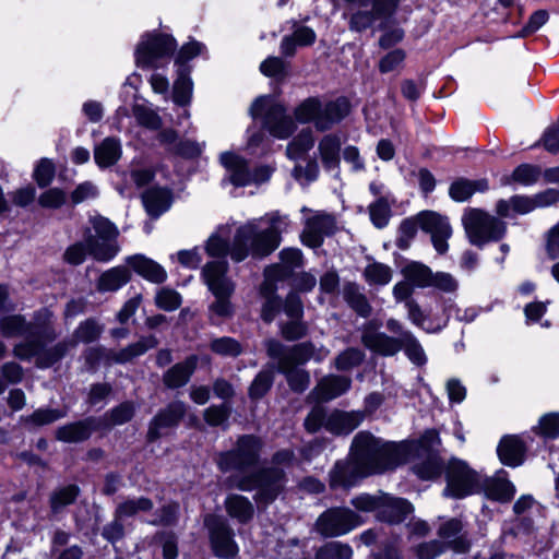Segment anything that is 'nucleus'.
Here are the masks:
<instances>
[{"mask_svg": "<svg viewBox=\"0 0 559 559\" xmlns=\"http://www.w3.org/2000/svg\"><path fill=\"white\" fill-rule=\"evenodd\" d=\"M407 445L386 442L360 431L353 440L350 460L336 462L330 472V486L349 488L358 478L395 468L407 460Z\"/></svg>", "mask_w": 559, "mask_h": 559, "instance_id": "1", "label": "nucleus"}, {"mask_svg": "<svg viewBox=\"0 0 559 559\" xmlns=\"http://www.w3.org/2000/svg\"><path fill=\"white\" fill-rule=\"evenodd\" d=\"M267 355L277 360V369L287 380L289 388L295 392H304L310 384V374L299 365L310 359L318 362L324 360L330 350L323 346L316 348L310 342H304L286 348L276 340H269L265 343Z\"/></svg>", "mask_w": 559, "mask_h": 559, "instance_id": "2", "label": "nucleus"}, {"mask_svg": "<svg viewBox=\"0 0 559 559\" xmlns=\"http://www.w3.org/2000/svg\"><path fill=\"white\" fill-rule=\"evenodd\" d=\"M269 227L260 229L255 223H249L237 229L230 249V258L235 262L243 261L249 252L257 257H265L273 252L281 242V234L289 225L288 217L280 213L267 215Z\"/></svg>", "mask_w": 559, "mask_h": 559, "instance_id": "3", "label": "nucleus"}, {"mask_svg": "<svg viewBox=\"0 0 559 559\" xmlns=\"http://www.w3.org/2000/svg\"><path fill=\"white\" fill-rule=\"evenodd\" d=\"M401 0H362L350 7L344 17L348 19L352 32L361 33L368 28L384 29L394 15Z\"/></svg>", "mask_w": 559, "mask_h": 559, "instance_id": "4", "label": "nucleus"}, {"mask_svg": "<svg viewBox=\"0 0 559 559\" xmlns=\"http://www.w3.org/2000/svg\"><path fill=\"white\" fill-rule=\"evenodd\" d=\"M462 224L469 242L480 248L488 242L499 241L507 233L503 221L475 207L464 210Z\"/></svg>", "mask_w": 559, "mask_h": 559, "instance_id": "5", "label": "nucleus"}, {"mask_svg": "<svg viewBox=\"0 0 559 559\" xmlns=\"http://www.w3.org/2000/svg\"><path fill=\"white\" fill-rule=\"evenodd\" d=\"M52 312L46 308L36 311L33 321L28 322L32 325L29 331L31 338L14 346V356L22 360H29L36 357V365L38 366L39 354L48 349L44 348V342L53 341L58 336L52 326Z\"/></svg>", "mask_w": 559, "mask_h": 559, "instance_id": "6", "label": "nucleus"}, {"mask_svg": "<svg viewBox=\"0 0 559 559\" xmlns=\"http://www.w3.org/2000/svg\"><path fill=\"white\" fill-rule=\"evenodd\" d=\"M91 223L95 234L90 229L84 233L88 254L98 262H109L120 251L119 230L114 223L103 216L92 218Z\"/></svg>", "mask_w": 559, "mask_h": 559, "instance_id": "7", "label": "nucleus"}, {"mask_svg": "<svg viewBox=\"0 0 559 559\" xmlns=\"http://www.w3.org/2000/svg\"><path fill=\"white\" fill-rule=\"evenodd\" d=\"M250 114L254 119H261L263 127L275 138L287 139L296 130V124L286 115L284 106L269 96L257 98Z\"/></svg>", "mask_w": 559, "mask_h": 559, "instance_id": "8", "label": "nucleus"}, {"mask_svg": "<svg viewBox=\"0 0 559 559\" xmlns=\"http://www.w3.org/2000/svg\"><path fill=\"white\" fill-rule=\"evenodd\" d=\"M174 37L157 33H146L135 49V62L143 69H157L167 62L176 50Z\"/></svg>", "mask_w": 559, "mask_h": 559, "instance_id": "9", "label": "nucleus"}, {"mask_svg": "<svg viewBox=\"0 0 559 559\" xmlns=\"http://www.w3.org/2000/svg\"><path fill=\"white\" fill-rule=\"evenodd\" d=\"M233 485L243 491L257 489V501L269 503L280 493L284 484V473L280 467H271L248 476H235Z\"/></svg>", "mask_w": 559, "mask_h": 559, "instance_id": "10", "label": "nucleus"}, {"mask_svg": "<svg viewBox=\"0 0 559 559\" xmlns=\"http://www.w3.org/2000/svg\"><path fill=\"white\" fill-rule=\"evenodd\" d=\"M102 332L103 326L93 319H88L80 323L71 338L63 340L62 342L57 343L55 346L49 347L47 350L39 354L38 367L48 368L52 366L62 359L80 342L92 343L100 336Z\"/></svg>", "mask_w": 559, "mask_h": 559, "instance_id": "11", "label": "nucleus"}, {"mask_svg": "<svg viewBox=\"0 0 559 559\" xmlns=\"http://www.w3.org/2000/svg\"><path fill=\"white\" fill-rule=\"evenodd\" d=\"M262 443L253 436H242L236 447L218 459V466L223 472L230 469L243 471L257 464Z\"/></svg>", "mask_w": 559, "mask_h": 559, "instance_id": "12", "label": "nucleus"}, {"mask_svg": "<svg viewBox=\"0 0 559 559\" xmlns=\"http://www.w3.org/2000/svg\"><path fill=\"white\" fill-rule=\"evenodd\" d=\"M480 489L479 476L464 462L453 460L447 469V487L444 495L461 499Z\"/></svg>", "mask_w": 559, "mask_h": 559, "instance_id": "13", "label": "nucleus"}, {"mask_svg": "<svg viewBox=\"0 0 559 559\" xmlns=\"http://www.w3.org/2000/svg\"><path fill=\"white\" fill-rule=\"evenodd\" d=\"M361 524L360 516L347 508H331L317 520V531L325 537L347 534Z\"/></svg>", "mask_w": 559, "mask_h": 559, "instance_id": "14", "label": "nucleus"}, {"mask_svg": "<svg viewBox=\"0 0 559 559\" xmlns=\"http://www.w3.org/2000/svg\"><path fill=\"white\" fill-rule=\"evenodd\" d=\"M204 523L209 528L210 539L215 555L227 559L236 557L239 549L234 540V532L228 524L223 519L215 515H207Z\"/></svg>", "mask_w": 559, "mask_h": 559, "instance_id": "15", "label": "nucleus"}, {"mask_svg": "<svg viewBox=\"0 0 559 559\" xmlns=\"http://www.w3.org/2000/svg\"><path fill=\"white\" fill-rule=\"evenodd\" d=\"M417 219L421 229L431 235L435 249L440 254L445 253L448 250V239L452 235L449 221L435 212H421L417 215Z\"/></svg>", "mask_w": 559, "mask_h": 559, "instance_id": "16", "label": "nucleus"}, {"mask_svg": "<svg viewBox=\"0 0 559 559\" xmlns=\"http://www.w3.org/2000/svg\"><path fill=\"white\" fill-rule=\"evenodd\" d=\"M228 262L217 260L207 262L202 269V277L209 290L213 295H233L235 292L234 281L227 276Z\"/></svg>", "mask_w": 559, "mask_h": 559, "instance_id": "17", "label": "nucleus"}, {"mask_svg": "<svg viewBox=\"0 0 559 559\" xmlns=\"http://www.w3.org/2000/svg\"><path fill=\"white\" fill-rule=\"evenodd\" d=\"M336 229L335 218L323 212H317L308 217L301 234L302 242L311 248L322 245L324 237L331 236Z\"/></svg>", "mask_w": 559, "mask_h": 559, "instance_id": "18", "label": "nucleus"}, {"mask_svg": "<svg viewBox=\"0 0 559 559\" xmlns=\"http://www.w3.org/2000/svg\"><path fill=\"white\" fill-rule=\"evenodd\" d=\"M187 406L181 401H174L164 409H160L152 419L147 431V439L155 441L160 438L166 429L176 427L183 418Z\"/></svg>", "mask_w": 559, "mask_h": 559, "instance_id": "19", "label": "nucleus"}, {"mask_svg": "<svg viewBox=\"0 0 559 559\" xmlns=\"http://www.w3.org/2000/svg\"><path fill=\"white\" fill-rule=\"evenodd\" d=\"M361 342L368 349L382 356H394L401 350V335L389 336L380 332L372 322L364 326Z\"/></svg>", "mask_w": 559, "mask_h": 559, "instance_id": "20", "label": "nucleus"}, {"mask_svg": "<svg viewBox=\"0 0 559 559\" xmlns=\"http://www.w3.org/2000/svg\"><path fill=\"white\" fill-rule=\"evenodd\" d=\"M385 326L389 332L401 335V350L405 352L411 361L419 366L426 362L427 358L424 348L415 335L404 328L402 322L391 318L386 321Z\"/></svg>", "mask_w": 559, "mask_h": 559, "instance_id": "21", "label": "nucleus"}, {"mask_svg": "<svg viewBox=\"0 0 559 559\" xmlns=\"http://www.w3.org/2000/svg\"><path fill=\"white\" fill-rule=\"evenodd\" d=\"M316 119V129L320 132L332 129L349 114V104L345 98H337L332 102L321 103Z\"/></svg>", "mask_w": 559, "mask_h": 559, "instance_id": "22", "label": "nucleus"}, {"mask_svg": "<svg viewBox=\"0 0 559 559\" xmlns=\"http://www.w3.org/2000/svg\"><path fill=\"white\" fill-rule=\"evenodd\" d=\"M281 262L265 269L264 277L275 282L288 278L295 269L302 264L301 251L295 248H287L280 253Z\"/></svg>", "mask_w": 559, "mask_h": 559, "instance_id": "23", "label": "nucleus"}, {"mask_svg": "<svg viewBox=\"0 0 559 559\" xmlns=\"http://www.w3.org/2000/svg\"><path fill=\"white\" fill-rule=\"evenodd\" d=\"M342 144V139L336 133H328L319 140L318 156L325 170L332 171L340 167Z\"/></svg>", "mask_w": 559, "mask_h": 559, "instance_id": "24", "label": "nucleus"}, {"mask_svg": "<svg viewBox=\"0 0 559 559\" xmlns=\"http://www.w3.org/2000/svg\"><path fill=\"white\" fill-rule=\"evenodd\" d=\"M350 384L348 377L330 374L318 382L311 394L318 401L328 402L347 392Z\"/></svg>", "mask_w": 559, "mask_h": 559, "instance_id": "25", "label": "nucleus"}, {"mask_svg": "<svg viewBox=\"0 0 559 559\" xmlns=\"http://www.w3.org/2000/svg\"><path fill=\"white\" fill-rule=\"evenodd\" d=\"M413 512L412 504L402 498L388 495L380 497L378 518L389 523H400Z\"/></svg>", "mask_w": 559, "mask_h": 559, "instance_id": "26", "label": "nucleus"}, {"mask_svg": "<svg viewBox=\"0 0 559 559\" xmlns=\"http://www.w3.org/2000/svg\"><path fill=\"white\" fill-rule=\"evenodd\" d=\"M317 39L316 32L308 26L299 25L294 22V32L282 38L280 50L285 57H293L296 53L297 47H307L314 44Z\"/></svg>", "mask_w": 559, "mask_h": 559, "instance_id": "27", "label": "nucleus"}, {"mask_svg": "<svg viewBox=\"0 0 559 559\" xmlns=\"http://www.w3.org/2000/svg\"><path fill=\"white\" fill-rule=\"evenodd\" d=\"M221 162L228 173L229 181L236 187H245L252 183L251 170L247 162L237 154L225 152L221 155Z\"/></svg>", "mask_w": 559, "mask_h": 559, "instance_id": "28", "label": "nucleus"}, {"mask_svg": "<svg viewBox=\"0 0 559 559\" xmlns=\"http://www.w3.org/2000/svg\"><path fill=\"white\" fill-rule=\"evenodd\" d=\"M364 414L360 412H332L325 420V429L334 435H348L362 421Z\"/></svg>", "mask_w": 559, "mask_h": 559, "instance_id": "29", "label": "nucleus"}, {"mask_svg": "<svg viewBox=\"0 0 559 559\" xmlns=\"http://www.w3.org/2000/svg\"><path fill=\"white\" fill-rule=\"evenodd\" d=\"M438 535L448 542V545L455 552H465L469 548V540L463 533V524L457 519H450L440 525Z\"/></svg>", "mask_w": 559, "mask_h": 559, "instance_id": "30", "label": "nucleus"}, {"mask_svg": "<svg viewBox=\"0 0 559 559\" xmlns=\"http://www.w3.org/2000/svg\"><path fill=\"white\" fill-rule=\"evenodd\" d=\"M127 263L140 276L153 283H163L167 278V273L162 265L142 254L129 257Z\"/></svg>", "mask_w": 559, "mask_h": 559, "instance_id": "31", "label": "nucleus"}, {"mask_svg": "<svg viewBox=\"0 0 559 559\" xmlns=\"http://www.w3.org/2000/svg\"><path fill=\"white\" fill-rule=\"evenodd\" d=\"M198 364L197 356H189L181 362L174 365L163 376L164 384L169 389L183 386L190 380Z\"/></svg>", "mask_w": 559, "mask_h": 559, "instance_id": "32", "label": "nucleus"}, {"mask_svg": "<svg viewBox=\"0 0 559 559\" xmlns=\"http://www.w3.org/2000/svg\"><path fill=\"white\" fill-rule=\"evenodd\" d=\"M524 450V444L520 438L507 436L501 439L497 452L503 464L515 467L522 464Z\"/></svg>", "mask_w": 559, "mask_h": 559, "instance_id": "33", "label": "nucleus"}, {"mask_svg": "<svg viewBox=\"0 0 559 559\" xmlns=\"http://www.w3.org/2000/svg\"><path fill=\"white\" fill-rule=\"evenodd\" d=\"M276 282L264 277L260 286V295L264 298L261 317L265 322H272L281 310L282 301L276 295Z\"/></svg>", "mask_w": 559, "mask_h": 559, "instance_id": "34", "label": "nucleus"}, {"mask_svg": "<svg viewBox=\"0 0 559 559\" xmlns=\"http://www.w3.org/2000/svg\"><path fill=\"white\" fill-rule=\"evenodd\" d=\"M157 344L158 342L153 335L141 337L138 342L127 346L123 349L110 350L108 353V359L117 364H124L131 361L135 357L143 355L148 349L156 347Z\"/></svg>", "mask_w": 559, "mask_h": 559, "instance_id": "35", "label": "nucleus"}, {"mask_svg": "<svg viewBox=\"0 0 559 559\" xmlns=\"http://www.w3.org/2000/svg\"><path fill=\"white\" fill-rule=\"evenodd\" d=\"M131 274L126 266H115L105 271L97 280L96 288L100 293L117 292L130 281Z\"/></svg>", "mask_w": 559, "mask_h": 559, "instance_id": "36", "label": "nucleus"}, {"mask_svg": "<svg viewBox=\"0 0 559 559\" xmlns=\"http://www.w3.org/2000/svg\"><path fill=\"white\" fill-rule=\"evenodd\" d=\"M121 153L120 141L109 136L95 147L94 159L99 167L106 168L116 164L121 157Z\"/></svg>", "mask_w": 559, "mask_h": 559, "instance_id": "37", "label": "nucleus"}, {"mask_svg": "<svg viewBox=\"0 0 559 559\" xmlns=\"http://www.w3.org/2000/svg\"><path fill=\"white\" fill-rule=\"evenodd\" d=\"M143 204L148 215L158 217L170 206V192L163 188H152L142 195Z\"/></svg>", "mask_w": 559, "mask_h": 559, "instance_id": "38", "label": "nucleus"}, {"mask_svg": "<svg viewBox=\"0 0 559 559\" xmlns=\"http://www.w3.org/2000/svg\"><path fill=\"white\" fill-rule=\"evenodd\" d=\"M488 189L486 179L468 180L460 178L452 182L449 189L450 197L456 202L467 201L476 191L484 192Z\"/></svg>", "mask_w": 559, "mask_h": 559, "instance_id": "39", "label": "nucleus"}, {"mask_svg": "<svg viewBox=\"0 0 559 559\" xmlns=\"http://www.w3.org/2000/svg\"><path fill=\"white\" fill-rule=\"evenodd\" d=\"M94 420L88 418L58 428L56 436L64 442H81L91 436Z\"/></svg>", "mask_w": 559, "mask_h": 559, "instance_id": "40", "label": "nucleus"}, {"mask_svg": "<svg viewBox=\"0 0 559 559\" xmlns=\"http://www.w3.org/2000/svg\"><path fill=\"white\" fill-rule=\"evenodd\" d=\"M511 210L518 214H527L535 210L533 197L513 195L509 200H499L496 212L500 217H509Z\"/></svg>", "mask_w": 559, "mask_h": 559, "instance_id": "41", "label": "nucleus"}, {"mask_svg": "<svg viewBox=\"0 0 559 559\" xmlns=\"http://www.w3.org/2000/svg\"><path fill=\"white\" fill-rule=\"evenodd\" d=\"M80 495V488L76 485H67L56 488L49 496V507L53 515L61 513L64 508L75 502Z\"/></svg>", "mask_w": 559, "mask_h": 559, "instance_id": "42", "label": "nucleus"}, {"mask_svg": "<svg viewBox=\"0 0 559 559\" xmlns=\"http://www.w3.org/2000/svg\"><path fill=\"white\" fill-rule=\"evenodd\" d=\"M225 508L229 516L240 523L250 521L254 513L253 504L248 498L240 495H230L225 500Z\"/></svg>", "mask_w": 559, "mask_h": 559, "instance_id": "43", "label": "nucleus"}, {"mask_svg": "<svg viewBox=\"0 0 559 559\" xmlns=\"http://www.w3.org/2000/svg\"><path fill=\"white\" fill-rule=\"evenodd\" d=\"M402 274L414 287L429 288L432 270L426 264L417 261L407 263L402 269Z\"/></svg>", "mask_w": 559, "mask_h": 559, "instance_id": "44", "label": "nucleus"}, {"mask_svg": "<svg viewBox=\"0 0 559 559\" xmlns=\"http://www.w3.org/2000/svg\"><path fill=\"white\" fill-rule=\"evenodd\" d=\"M154 508V502L146 497H132L121 501L116 508L118 518H133L141 513H147Z\"/></svg>", "mask_w": 559, "mask_h": 559, "instance_id": "45", "label": "nucleus"}, {"mask_svg": "<svg viewBox=\"0 0 559 559\" xmlns=\"http://www.w3.org/2000/svg\"><path fill=\"white\" fill-rule=\"evenodd\" d=\"M314 145V136L311 129L301 130L286 147V155L289 159H299L306 155Z\"/></svg>", "mask_w": 559, "mask_h": 559, "instance_id": "46", "label": "nucleus"}, {"mask_svg": "<svg viewBox=\"0 0 559 559\" xmlns=\"http://www.w3.org/2000/svg\"><path fill=\"white\" fill-rule=\"evenodd\" d=\"M343 298L361 317H368L371 312V307L366 296L360 292L358 285L355 283H347L343 287Z\"/></svg>", "mask_w": 559, "mask_h": 559, "instance_id": "47", "label": "nucleus"}, {"mask_svg": "<svg viewBox=\"0 0 559 559\" xmlns=\"http://www.w3.org/2000/svg\"><path fill=\"white\" fill-rule=\"evenodd\" d=\"M32 325L20 314L3 317L0 320V333L4 337L26 336L29 340V331Z\"/></svg>", "mask_w": 559, "mask_h": 559, "instance_id": "48", "label": "nucleus"}, {"mask_svg": "<svg viewBox=\"0 0 559 559\" xmlns=\"http://www.w3.org/2000/svg\"><path fill=\"white\" fill-rule=\"evenodd\" d=\"M192 94V82L189 78V70L187 67H178V78L174 84V100L178 105H186L189 103Z\"/></svg>", "mask_w": 559, "mask_h": 559, "instance_id": "49", "label": "nucleus"}, {"mask_svg": "<svg viewBox=\"0 0 559 559\" xmlns=\"http://www.w3.org/2000/svg\"><path fill=\"white\" fill-rule=\"evenodd\" d=\"M542 175L540 168L531 164H522L518 166L510 178H506L502 183L509 185L511 181L522 186H531L538 181Z\"/></svg>", "mask_w": 559, "mask_h": 559, "instance_id": "50", "label": "nucleus"}, {"mask_svg": "<svg viewBox=\"0 0 559 559\" xmlns=\"http://www.w3.org/2000/svg\"><path fill=\"white\" fill-rule=\"evenodd\" d=\"M210 349L218 356L233 358L238 357L243 350L241 344L229 336L213 338L210 342Z\"/></svg>", "mask_w": 559, "mask_h": 559, "instance_id": "51", "label": "nucleus"}, {"mask_svg": "<svg viewBox=\"0 0 559 559\" xmlns=\"http://www.w3.org/2000/svg\"><path fill=\"white\" fill-rule=\"evenodd\" d=\"M364 277L370 285H386L392 280V269L380 262L368 264L364 271Z\"/></svg>", "mask_w": 559, "mask_h": 559, "instance_id": "52", "label": "nucleus"}, {"mask_svg": "<svg viewBox=\"0 0 559 559\" xmlns=\"http://www.w3.org/2000/svg\"><path fill=\"white\" fill-rule=\"evenodd\" d=\"M487 495L501 502L510 501L515 495L514 485L506 478H496L487 485Z\"/></svg>", "mask_w": 559, "mask_h": 559, "instance_id": "53", "label": "nucleus"}, {"mask_svg": "<svg viewBox=\"0 0 559 559\" xmlns=\"http://www.w3.org/2000/svg\"><path fill=\"white\" fill-rule=\"evenodd\" d=\"M405 308L407 309V318L408 320L416 326L424 329L428 333H435L440 331L442 328L445 326L447 321H444L442 324H439L437 326H433L431 323L426 325V316L418 305V302L414 299L407 300L405 302Z\"/></svg>", "mask_w": 559, "mask_h": 559, "instance_id": "54", "label": "nucleus"}, {"mask_svg": "<svg viewBox=\"0 0 559 559\" xmlns=\"http://www.w3.org/2000/svg\"><path fill=\"white\" fill-rule=\"evenodd\" d=\"M353 549L348 544L330 542L318 549L316 559H350Z\"/></svg>", "mask_w": 559, "mask_h": 559, "instance_id": "55", "label": "nucleus"}, {"mask_svg": "<svg viewBox=\"0 0 559 559\" xmlns=\"http://www.w3.org/2000/svg\"><path fill=\"white\" fill-rule=\"evenodd\" d=\"M365 358V354L359 348H347L338 354L334 359V367L337 370L345 371L359 366Z\"/></svg>", "mask_w": 559, "mask_h": 559, "instance_id": "56", "label": "nucleus"}, {"mask_svg": "<svg viewBox=\"0 0 559 559\" xmlns=\"http://www.w3.org/2000/svg\"><path fill=\"white\" fill-rule=\"evenodd\" d=\"M319 98L309 97L300 103L294 111L295 118L300 123L313 122L316 126V119L319 110Z\"/></svg>", "mask_w": 559, "mask_h": 559, "instance_id": "57", "label": "nucleus"}, {"mask_svg": "<svg viewBox=\"0 0 559 559\" xmlns=\"http://www.w3.org/2000/svg\"><path fill=\"white\" fill-rule=\"evenodd\" d=\"M442 464L436 455H429L425 461L416 464L413 469L415 474L425 480L433 479L441 475Z\"/></svg>", "mask_w": 559, "mask_h": 559, "instance_id": "58", "label": "nucleus"}, {"mask_svg": "<svg viewBox=\"0 0 559 559\" xmlns=\"http://www.w3.org/2000/svg\"><path fill=\"white\" fill-rule=\"evenodd\" d=\"M179 518V504L170 502L163 506L156 513L155 518L148 523L156 526H173L176 525Z\"/></svg>", "mask_w": 559, "mask_h": 559, "instance_id": "59", "label": "nucleus"}, {"mask_svg": "<svg viewBox=\"0 0 559 559\" xmlns=\"http://www.w3.org/2000/svg\"><path fill=\"white\" fill-rule=\"evenodd\" d=\"M274 381L273 372L270 370L260 371L249 388L251 399H261L271 389Z\"/></svg>", "mask_w": 559, "mask_h": 559, "instance_id": "60", "label": "nucleus"}, {"mask_svg": "<svg viewBox=\"0 0 559 559\" xmlns=\"http://www.w3.org/2000/svg\"><path fill=\"white\" fill-rule=\"evenodd\" d=\"M371 222L378 228L384 227L390 217V206L385 197H380L369 205Z\"/></svg>", "mask_w": 559, "mask_h": 559, "instance_id": "61", "label": "nucleus"}, {"mask_svg": "<svg viewBox=\"0 0 559 559\" xmlns=\"http://www.w3.org/2000/svg\"><path fill=\"white\" fill-rule=\"evenodd\" d=\"M154 538L162 546L163 559H177L178 538L174 532L162 531L156 533Z\"/></svg>", "mask_w": 559, "mask_h": 559, "instance_id": "62", "label": "nucleus"}, {"mask_svg": "<svg viewBox=\"0 0 559 559\" xmlns=\"http://www.w3.org/2000/svg\"><path fill=\"white\" fill-rule=\"evenodd\" d=\"M231 413V408L228 404L212 405L204 411L203 417L206 424L210 426H222L224 425Z\"/></svg>", "mask_w": 559, "mask_h": 559, "instance_id": "63", "label": "nucleus"}, {"mask_svg": "<svg viewBox=\"0 0 559 559\" xmlns=\"http://www.w3.org/2000/svg\"><path fill=\"white\" fill-rule=\"evenodd\" d=\"M538 433L545 438L556 439L559 436V413L544 415L539 419Z\"/></svg>", "mask_w": 559, "mask_h": 559, "instance_id": "64", "label": "nucleus"}]
</instances>
